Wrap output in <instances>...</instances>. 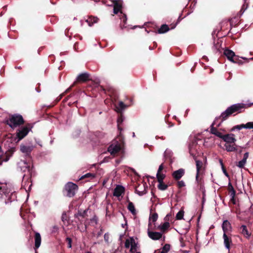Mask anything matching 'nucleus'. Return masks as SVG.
Returning <instances> with one entry per match:
<instances>
[{"label":"nucleus","instance_id":"f257e3e1","mask_svg":"<svg viewBox=\"0 0 253 253\" xmlns=\"http://www.w3.org/2000/svg\"><path fill=\"white\" fill-rule=\"evenodd\" d=\"M248 106L246 104L244 103H237L234 105H231V106L228 107L227 109L221 113L220 116L216 118L215 120L212 123L211 126L210 132L216 136L217 137L222 139L224 134H222L219 130L217 129L216 127H214V126L216 124V122L218 119H221V122L217 125V127H219L220 125V124L223 121L226 120L227 118H228L233 113H240L244 111L243 109H245Z\"/></svg>","mask_w":253,"mask_h":253},{"label":"nucleus","instance_id":"f03ea898","mask_svg":"<svg viewBox=\"0 0 253 253\" xmlns=\"http://www.w3.org/2000/svg\"><path fill=\"white\" fill-rule=\"evenodd\" d=\"M16 193L8 188L6 184L0 186V198L4 200V203L7 204L16 199Z\"/></svg>","mask_w":253,"mask_h":253},{"label":"nucleus","instance_id":"7ed1b4c3","mask_svg":"<svg viewBox=\"0 0 253 253\" xmlns=\"http://www.w3.org/2000/svg\"><path fill=\"white\" fill-rule=\"evenodd\" d=\"M5 123L11 128L14 129L24 125L25 121L22 115L19 114H15L10 115L8 119L5 121Z\"/></svg>","mask_w":253,"mask_h":253},{"label":"nucleus","instance_id":"20e7f679","mask_svg":"<svg viewBox=\"0 0 253 253\" xmlns=\"http://www.w3.org/2000/svg\"><path fill=\"white\" fill-rule=\"evenodd\" d=\"M78 190V186L72 182L67 183L63 189L64 195L68 197H73L76 195V193Z\"/></svg>","mask_w":253,"mask_h":253},{"label":"nucleus","instance_id":"39448f33","mask_svg":"<svg viewBox=\"0 0 253 253\" xmlns=\"http://www.w3.org/2000/svg\"><path fill=\"white\" fill-rule=\"evenodd\" d=\"M33 127V125L31 124H27L26 126L19 128L16 131V137L18 138V141L23 139L26 136L29 131Z\"/></svg>","mask_w":253,"mask_h":253},{"label":"nucleus","instance_id":"423d86ee","mask_svg":"<svg viewBox=\"0 0 253 253\" xmlns=\"http://www.w3.org/2000/svg\"><path fill=\"white\" fill-rule=\"evenodd\" d=\"M121 148V143L118 142L117 141H114L113 142L111 145L109 146L108 151L112 155L114 156L120 151Z\"/></svg>","mask_w":253,"mask_h":253},{"label":"nucleus","instance_id":"0eeeda50","mask_svg":"<svg viewBox=\"0 0 253 253\" xmlns=\"http://www.w3.org/2000/svg\"><path fill=\"white\" fill-rule=\"evenodd\" d=\"M89 74H88L87 73H84L80 74L78 76L76 81L74 82V85L77 83H85L87 82L88 81H89Z\"/></svg>","mask_w":253,"mask_h":253},{"label":"nucleus","instance_id":"6e6552de","mask_svg":"<svg viewBox=\"0 0 253 253\" xmlns=\"http://www.w3.org/2000/svg\"><path fill=\"white\" fill-rule=\"evenodd\" d=\"M147 234L148 237L153 240H158L160 239L163 236L162 233L151 231L149 227L148 229Z\"/></svg>","mask_w":253,"mask_h":253},{"label":"nucleus","instance_id":"1a4fd4ad","mask_svg":"<svg viewBox=\"0 0 253 253\" xmlns=\"http://www.w3.org/2000/svg\"><path fill=\"white\" fill-rule=\"evenodd\" d=\"M147 188V186L146 183L142 185L139 184L138 186L135 188V193L139 196H142L146 193Z\"/></svg>","mask_w":253,"mask_h":253},{"label":"nucleus","instance_id":"9d476101","mask_svg":"<svg viewBox=\"0 0 253 253\" xmlns=\"http://www.w3.org/2000/svg\"><path fill=\"white\" fill-rule=\"evenodd\" d=\"M224 55L230 61L235 62L234 59L237 58V56L235 55L234 52L228 49H226L224 51Z\"/></svg>","mask_w":253,"mask_h":253},{"label":"nucleus","instance_id":"9b49d317","mask_svg":"<svg viewBox=\"0 0 253 253\" xmlns=\"http://www.w3.org/2000/svg\"><path fill=\"white\" fill-rule=\"evenodd\" d=\"M235 135L233 133L225 134L224 135L222 140L226 142V143H234L236 141L234 137Z\"/></svg>","mask_w":253,"mask_h":253},{"label":"nucleus","instance_id":"f8f14e48","mask_svg":"<svg viewBox=\"0 0 253 253\" xmlns=\"http://www.w3.org/2000/svg\"><path fill=\"white\" fill-rule=\"evenodd\" d=\"M185 174V170L183 169H180L173 171L172 173L173 178L175 180H179Z\"/></svg>","mask_w":253,"mask_h":253},{"label":"nucleus","instance_id":"ddd939ff","mask_svg":"<svg viewBox=\"0 0 253 253\" xmlns=\"http://www.w3.org/2000/svg\"><path fill=\"white\" fill-rule=\"evenodd\" d=\"M197 147V143L195 140L192 141L189 145V153L193 157H194L196 155Z\"/></svg>","mask_w":253,"mask_h":253},{"label":"nucleus","instance_id":"4468645a","mask_svg":"<svg viewBox=\"0 0 253 253\" xmlns=\"http://www.w3.org/2000/svg\"><path fill=\"white\" fill-rule=\"evenodd\" d=\"M122 8V1L121 0H117L114 1V13L117 14L121 11Z\"/></svg>","mask_w":253,"mask_h":253},{"label":"nucleus","instance_id":"2eb2a0df","mask_svg":"<svg viewBox=\"0 0 253 253\" xmlns=\"http://www.w3.org/2000/svg\"><path fill=\"white\" fill-rule=\"evenodd\" d=\"M32 150V146H25L24 145H21L20 146V151L25 154L26 156H30Z\"/></svg>","mask_w":253,"mask_h":253},{"label":"nucleus","instance_id":"dca6fc26","mask_svg":"<svg viewBox=\"0 0 253 253\" xmlns=\"http://www.w3.org/2000/svg\"><path fill=\"white\" fill-rule=\"evenodd\" d=\"M125 188L121 185H117L114 190L113 195L115 197H120L122 193H124Z\"/></svg>","mask_w":253,"mask_h":253},{"label":"nucleus","instance_id":"f3484780","mask_svg":"<svg viewBox=\"0 0 253 253\" xmlns=\"http://www.w3.org/2000/svg\"><path fill=\"white\" fill-rule=\"evenodd\" d=\"M224 147L227 152H236L238 151L237 146L235 142L234 143H225Z\"/></svg>","mask_w":253,"mask_h":253},{"label":"nucleus","instance_id":"a211bd4d","mask_svg":"<svg viewBox=\"0 0 253 253\" xmlns=\"http://www.w3.org/2000/svg\"><path fill=\"white\" fill-rule=\"evenodd\" d=\"M170 227V224L169 222H165L164 223L159 225L157 229L160 230L162 233H166Z\"/></svg>","mask_w":253,"mask_h":253},{"label":"nucleus","instance_id":"6ab92c4d","mask_svg":"<svg viewBox=\"0 0 253 253\" xmlns=\"http://www.w3.org/2000/svg\"><path fill=\"white\" fill-rule=\"evenodd\" d=\"M224 239V244L225 247L229 250L230 248V244L232 243V239L231 237L228 236L226 233H224L223 235Z\"/></svg>","mask_w":253,"mask_h":253},{"label":"nucleus","instance_id":"aec40b11","mask_svg":"<svg viewBox=\"0 0 253 253\" xmlns=\"http://www.w3.org/2000/svg\"><path fill=\"white\" fill-rule=\"evenodd\" d=\"M35 249H38L41 244V236L39 233L35 232Z\"/></svg>","mask_w":253,"mask_h":253},{"label":"nucleus","instance_id":"412c9836","mask_svg":"<svg viewBox=\"0 0 253 253\" xmlns=\"http://www.w3.org/2000/svg\"><path fill=\"white\" fill-rule=\"evenodd\" d=\"M222 228L224 233H226L231 230V225L230 223L227 220H224L222 224Z\"/></svg>","mask_w":253,"mask_h":253},{"label":"nucleus","instance_id":"4be33fe9","mask_svg":"<svg viewBox=\"0 0 253 253\" xmlns=\"http://www.w3.org/2000/svg\"><path fill=\"white\" fill-rule=\"evenodd\" d=\"M240 232L245 237L249 239L251 235V234L248 231L247 226L243 225L240 227Z\"/></svg>","mask_w":253,"mask_h":253},{"label":"nucleus","instance_id":"5701e85b","mask_svg":"<svg viewBox=\"0 0 253 253\" xmlns=\"http://www.w3.org/2000/svg\"><path fill=\"white\" fill-rule=\"evenodd\" d=\"M87 210L83 211H82V210H80L78 211V213L75 214V217L78 218L81 223H82V221L79 219V216L84 218L87 216Z\"/></svg>","mask_w":253,"mask_h":253},{"label":"nucleus","instance_id":"b1692460","mask_svg":"<svg viewBox=\"0 0 253 253\" xmlns=\"http://www.w3.org/2000/svg\"><path fill=\"white\" fill-rule=\"evenodd\" d=\"M196 169H197L196 179L197 181H198L199 176L200 174V170L201 169L202 166H203V163L202 161H201L200 160H196Z\"/></svg>","mask_w":253,"mask_h":253},{"label":"nucleus","instance_id":"393cba45","mask_svg":"<svg viewBox=\"0 0 253 253\" xmlns=\"http://www.w3.org/2000/svg\"><path fill=\"white\" fill-rule=\"evenodd\" d=\"M14 144H12V145H14ZM15 147L13 146H12L10 149H9L6 152H5V155H6V158L4 159V161H7L9 157L12 156L13 153L15 152Z\"/></svg>","mask_w":253,"mask_h":253},{"label":"nucleus","instance_id":"a878e982","mask_svg":"<svg viewBox=\"0 0 253 253\" xmlns=\"http://www.w3.org/2000/svg\"><path fill=\"white\" fill-rule=\"evenodd\" d=\"M98 21V18L97 17L92 16H89L87 19L86 20V22L89 26H92L94 23H97Z\"/></svg>","mask_w":253,"mask_h":253},{"label":"nucleus","instance_id":"bb28decb","mask_svg":"<svg viewBox=\"0 0 253 253\" xmlns=\"http://www.w3.org/2000/svg\"><path fill=\"white\" fill-rule=\"evenodd\" d=\"M127 209L133 215H135L136 214V211L134 205L132 202L129 201H128Z\"/></svg>","mask_w":253,"mask_h":253},{"label":"nucleus","instance_id":"cd10ccee","mask_svg":"<svg viewBox=\"0 0 253 253\" xmlns=\"http://www.w3.org/2000/svg\"><path fill=\"white\" fill-rule=\"evenodd\" d=\"M158 218V214L156 212H154L153 213H150L149 218V224L148 227H149L151 224L150 221H152L153 222H155L157 221Z\"/></svg>","mask_w":253,"mask_h":253},{"label":"nucleus","instance_id":"c85d7f7f","mask_svg":"<svg viewBox=\"0 0 253 253\" xmlns=\"http://www.w3.org/2000/svg\"><path fill=\"white\" fill-rule=\"evenodd\" d=\"M228 191L231 197H235L236 191L234 190L231 182L228 183Z\"/></svg>","mask_w":253,"mask_h":253},{"label":"nucleus","instance_id":"c756f323","mask_svg":"<svg viewBox=\"0 0 253 253\" xmlns=\"http://www.w3.org/2000/svg\"><path fill=\"white\" fill-rule=\"evenodd\" d=\"M169 28L167 25L163 24L161 26V28L158 29V32L159 34H163L169 31Z\"/></svg>","mask_w":253,"mask_h":253},{"label":"nucleus","instance_id":"7c9ffc66","mask_svg":"<svg viewBox=\"0 0 253 253\" xmlns=\"http://www.w3.org/2000/svg\"><path fill=\"white\" fill-rule=\"evenodd\" d=\"M159 182V184L158 185V188L159 190L164 191V190H166L168 188V185L166 184L163 182V181H162V182L161 181V182Z\"/></svg>","mask_w":253,"mask_h":253},{"label":"nucleus","instance_id":"2f4dec72","mask_svg":"<svg viewBox=\"0 0 253 253\" xmlns=\"http://www.w3.org/2000/svg\"><path fill=\"white\" fill-rule=\"evenodd\" d=\"M170 246L169 244H166L164 245V246L161 249V251H159V253H167L170 250Z\"/></svg>","mask_w":253,"mask_h":253},{"label":"nucleus","instance_id":"473e14b6","mask_svg":"<svg viewBox=\"0 0 253 253\" xmlns=\"http://www.w3.org/2000/svg\"><path fill=\"white\" fill-rule=\"evenodd\" d=\"M157 178L158 182H162L164 180L165 178L166 177V175L165 174L162 173V172L160 173H157Z\"/></svg>","mask_w":253,"mask_h":253},{"label":"nucleus","instance_id":"72a5a7b5","mask_svg":"<svg viewBox=\"0 0 253 253\" xmlns=\"http://www.w3.org/2000/svg\"><path fill=\"white\" fill-rule=\"evenodd\" d=\"M126 107V105H125L122 101H120L119 102L118 107H117V108L118 110V111L120 112L124 110Z\"/></svg>","mask_w":253,"mask_h":253},{"label":"nucleus","instance_id":"f704fd0d","mask_svg":"<svg viewBox=\"0 0 253 253\" xmlns=\"http://www.w3.org/2000/svg\"><path fill=\"white\" fill-rule=\"evenodd\" d=\"M184 211L183 210L179 211L176 215V219L177 220H181L183 218Z\"/></svg>","mask_w":253,"mask_h":253},{"label":"nucleus","instance_id":"c9c22d12","mask_svg":"<svg viewBox=\"0 0 253 253\" xmlns=\"http://www.w3.org/2000/svg\"><path fill=\"white\" fill-rule=\"evenodd\" d=\"M127 18L126 16V14H123L122 17L121 18V20L123 22L124 24L122 25V24H120V27L122 29H123L124 28H126L125 24L126 23Z\"/></svg>","mask_w":253,"mask_h":253},{"label":"nucleus","instance_id":"e433bc0d","mask_svg":"<svg viewBox=\"0 0 253 253\" xmlns=\"http://www.w3.org/2000/svg\"><path fill=\"white\" fill-rule=\"evenodd\" d=\"M242 126L244 127V128H253V122H250L246 124H244V126Z\"/></svg>","mask_w":253,"mask_h":253},{"label":"nucleus","instance_id":"4c0bfd02","mask_svg":"<svg viewBox=\"0 0 253 253\" xmlns=\"http://www.w3.org/2000/svg\"><path fill=\"white\" fill-rule=\"evenodd\" d=\"M95 177L94 175L91 173H87L84 175H83L80 179H83L85 178H90V179H92Z\"/></svg>","mask_w":253,"mask_h":253},{"label":"nucleus","instance_id":"58836bf2","mask_svg":"<svg viewBox=\"0 0 253 253\" xmlns=\"http://www.w3.org/2000/svg\"><path fill=\"white\" fill-rule=\"evenodd\" d=\"M246 163V161H245L244 160H242L241 161H239L238 162V164L237 165V166L240 168H244V166Z\"/></svg>","mask_w":253,"mask_h":253},{"label":"nucleus","instance_id":"ea45409f","mask_svg":"<svg viewBox=\"0 0 253 253\" xmlns=\"http://www.w3.org/2000/svg\"><path fill=\"white\" fill-rule=\"evenodd\" d=\"M62 221L65 222L66 221L68 220V217L67 215V213L65 211L63 212L62 216H61Z\"/></svg>","mask_w":253,"mask_h":253},{"label":"nucleus","instance_id":"a19ab883","mask_svg":"<svg viewBox=\"0 0 253 253\" xmlns=\"http://www.w3.org/2000/svg\"><path fill=\"white\" fill-rule=\"evenodd\" d=\"M136 251V245L134 242H131V248L130 251L131 253H134Z\"/></svg>","mask_w":253,"mask_h":253},{"label":"nucleus","instance_id":"79ce46f5","mask_svg":"<svg viewBox=\"0 0 253 253\" xmlns=\"http://www.w3.org/2000/svg\"><path fill=\"white\" fill-rule=\"evenodd\" d=\"M66 241L68 243L67 247L68 248H72V239L70 237H67L66 239Z\"/></svg>","mask_w":253,"mask_h":253},{"label":"nucleus","instance_id":"37998d69","mask_svg":"<svg viewBox=\"0 0 253 253\" xmlns=\"http://www.w3.org/2000/svg\"><path fill=\"white\" fill-rule=\"evenodd\" d=\"M244 126V124H241V125H240L235 126H234L233 127H232L231 128V131H233L235 129H237L238 130H240L242 128H244V127L242 126Z\"/></svg>","mask_w":253,"mask_h":253},{"label":"nucleus","instance_id":"c03bdc74","mask_svg":"<svg viewBox=\"0 0 253 253\" xmlns=\"http://www.w3.org/2000/svg\"><path fill=\"white\" fill-rule=\"evenodd\" d=\"M177 186L178 188H181L183 187H184L185 186V184L183 180L181 181H178L177 182Z\"/></svg>","mask_w":253,"mask_h":253},{"label":"nucleus","instance_id":"a18cd8bd","mask_svg":"<svg viewBox=\"0 0 253 253\" xmlns=\"http://www.w3.org/2000/svg\"><path fill=\"white\" fill-rule=\"evenodd\" d=\"M234 60L235 62H232L233 63H238L239 65H241L243 63L241 60L239 59L238 56H237V58H235Z\"/></svg>","mask_w":253,"mask_h":253},{"label":"nucleus","instance_id":"49530a36","mask_svg":"<svg viewBox=\"0 0 253 253\" xmlns=\"http://www.w3.org/2000/svg\"><path fill=\"white\" fill-rule=\"evenodd\" d=\"M104 239L105 241L108 243H109V235L108 233H106L104 235Z\"/></svg>","mask_w":253,"mask_h":253},{"label":"nucleus","instance_id":"de8ad7c7","mask_svg":"<svg viewBox=\"0 0 253 253\" xmlns=\"http://www.w3.org/2000/svg\"><path fill=\"white\" fill-rule=\"evenodd\" d=\"M164 167L163 164H162L159 167L158 170L157 171V173L162 172V171L164 169Z\"/></svg>","mask_w":253,"mask_h":253},{"label":"nucleus","instance_id":"09e8293b","mask_svg":"<svg viewBox=\"0 0 253 253\" xmlns=\"http://www.w3.org/2000/svg\"><path fill=\"white\" fill-rule=\"evenodd\" d=\"M222 168V170L224 173V174L227 176V177H229V175H228V173H227V171H226V168L224 166H223Z\"/></svg>","mask_w":253,"mask_h":253},{"label":"nucleus","instance_id":"8fccbe9b","mask_svg":"<svg viewBox=\"0 0 253 253\" xmlns=\"http://www.w3.org/2000/svg\"><path fill=\"white\" fill-rule=\"evenodd\" d=\"M249 153H248V152H246V153H245L244 154V157H243V160H245V161H246V162H247V159H248V157H249Z\"/></svg>","mask_w":253,"mask_h":253},{"label":"nucleus","instance_id":"3c124183","mask_svg":"<svg viewBox=\"0 0 253 253\" xmlns=\"http://www.w3.org/2000/svg\"><path fill=\"white\" fill-rule=\"evenodd\" d=\"M247 6H246L245 4H243L242 7V8L240 10V12L243 13L245 10L247 9Z\"/></svg>","mask_w":253,"mask_h":253},{"label":"nucleus","instance_id":"603ef678","mask_svg":"<svg viewBox=\"0 0 253 253\" xmlns=\"http://www.w3.org/2000/svg\"><path fill=\"white\" fill-rule=\"evenodd\" d=\"M129 246H130V242H129V240H126V241L125 242L126 248H128L129 247Z\"/></svg>","mask_w":253,"mask_h":253},{"label":"nucleus","instance_id":"864d4df0","mask_svg":"<svg viewBox=\"0 0 253 253\" xmlns=\"http://www.w3.org/2000/svg\"><path fill=\"white\" fill-rule=\"evenodd\" d=\"M3 154V152L2 151L1 147L0 146V159H2Z\"/></svg>","mask_w":253,"mask_h":253},{"label":"nucleus","instance_id":"5fc2aeb1","mask_svg":"<svg viewBox=\"0 0 253 253\" xmlns=\"http://www.w3.org/2000/svg\"><path fill=\"white\" fill-rule=\"evenodd\" d=\"M231 201L232 202V203L233 204H236V202H235V197H231Z\"/></svg>","mask_w":253,"mask_h":253},{"label":"nucleus","instance_id":"6e6d98bb","mask_svg":"<svg viewBox=\"0 0 253 253\" xmlns=\"http://www.w3.org/2000/svg\"><path fill=\"white\" fill-rule=\"evenodd\" d=\"M164 220H165V222H168L169 220V215L167 214V216L165 217Z\"/></svg>","mask_w":253,"mask_h":253},{"label":"nucleus","instance_id":"4d7b16f0","mask_svg":"<svg viewBox=\"0 0 253 253\" xmlns=\"http://www.w3.org/2000/svg\"><path fill=\"white\" fill-rule=\"evenodd\" d=\"M39 84V86H38V87H36V90H37V91L38 92H40L41 91V89H40V84Z\"/></svg>","mask_w":253,"mask_h":253},{"label":"nucleus","instance_id":"13d9d810","mask_svg":"<svg viewBox=\"0 0 253 253\" xmlns=\"http://www.w3.org/2000/svg\"><path fill=\"white\" fill-rule=\"evenodd\" d=\"M98 87L99 90L105 91V88L102 86H99Z\"/></svg>","mask_w":253,"mask_h":253},{"label":"nucleus","instance_id":"bf43d9fd","mask_svg":"<svg viewBox=\"0 0 253 253\" xmlns=\"http://www.w3.org/2000/svg\"><path fill=\"white\" fill-rule=\"evenodd\" d=\"M219 163H220V164L221 166V168H222L223 166H224V164H223V161L221 159H219Z\"/></svg>","mask_w":253,"mask_h":253},{"label":"nucleus","instance_id":"052dcab7","mask_svg":"<svg viewBox=\"0 0 253 253\" xmlns=\"http://www.w3.org/2000/svg\"><path fill=\"white\" fill-rule=\"evenodd\" d=\"M219 163H220V164L221 166V168H222L223 166H224V164H223V161L221 159H219Z\"/></svg>","mask_w":253,"mask_h":253},{"label":"nucleus","instance_id":"680f3d73","mask_svg":"<svg viewBox=\"0 0 253 253\" xmlns=\"http://www.w3.org/2000/svg\"><path fill=\"white\" fill-rule=\"evenodd\" d=\"M102 234V230H101L98 233H97V237H99L101 236Z\"/></svg>","mask_w":253,"mask_h":253},{"label":"nucleus","instance_id":"e2e57ef3","mask_svg":"<svg viewBox=\"0 0 253 253\" xmlns=\"http://www.w3.org/2000/svg\"><path fill=\"white\" fill-rule=\"evenodd\" d=\"M26 168H27L28 171L30 172V171L31 170L30 167L29 166H28L26 167Z\"/></svg>","mask_w":253,"mask_h":253},{"label":"nucleus","instance_id":"0e129e2a","mask_svg":"<svg viewBox=\"0 0 253 253\" xmlns=\"http://www.w3.org/2000/svg\"><path fill=\"white\" fill-rule=\"evenodd\" d=\"M53 229H54V230L57 231L58 229V227L56 226H53Z\"/></svg>","mask_w":253,"mask_h":253},{"label":"nucleus","instance_id":"69168bd1","mask_svg":"<svg viewBox=\"0 0 253 253\" xmlns=\"http://www.w3.org/2000/svg\"><path fill=\"white\" fill-rule=\"evenodd\" d=\"M15 68H16V69H21L22 68H21V67L20 66H16L15 67Z\"/></svg>","mask_w":253,"mask_h":253},{"label":"nucleus","instance_id":"338daca9","mask_svg":"<svg viewBox=\"0 0 253 253\" xmlns=\"http://www.w3.org/2000/svg\"><path fill=\"white\" fill-rule=\"evenodd\" d=\"M242 150H239V151H238V153L240 154V153H242Z\"/></svg>","mask_w":253,"mask_h":253},{"label":"nucleus","instance_id":"774afa93","mask_svg":"<svg viewBox=\"0 0 253 253\" xmlns=\"http://www.w3.org/2000/svg\"><path fill=\"white\" fill-rule=\"evenodd\" d=\"M203 58L205 59H207V57L206 56H204L203 57Z\"/></svg>","mask_w":253,"mask_h":253}]
</instances>
